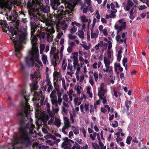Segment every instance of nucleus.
<instances>
[{
	"mask_svg": "<svg viewBox=\"0 0 149 149\" xmlns=\"http://www.w3.org/2000/svg\"><path fill=\"white\" fill-rule=\"evenodd\" d=\"M24 0V3L29 9V13L33 15V19L35 21H39L40 14L39 11L47 13L49 8L47 6L44 7L42 3L43 0Z\"/></svg>",
	"mask_w": 149,
	"mask_h": 149,
	"instance_id": "nucleus-1",
	"label": "nucleus"
},
{
	"mask_svg": "<svg viewBox=\"0 0 149 149\" xmlns=\"http://www.w3.org/2000/svg\"><path fill=\"white\" fill-rule=\"evenodd\" d=\"M25 92L24 91L22 92V95L24 96L25 101V106H23L22 111L18 113L17 115L20 116L19 120V123L20 124V127L19 130L21 133V135L20 139L25 141L28 139L27 136L28 132L26 130V128L24 126L25 116L27 115L29 112V110L30 109V105L28 102V99L26 97L25 94Z\"/></svg>",
	"mask_w": 149,
	"mask_h": 149,
	"instance_id": "nucleus-2",
	"label": "nucleus"
},
{
	"mask_svg": "<svg viewBox=\"0 0 149 149\" xmlns=\"http://www.w3.org/2000/svg\"><path fill=\"white\" fill-rule=\"evenodd\" d=\"M6 29L4 32H7L9 30L12 34V36H10V39L14 43V46L15 49V55L18 57V55L20 54V51L22 44H25V40L26 38V34L23 33L20 36L17 35V33L13 26H11L8 29L7 28L4 27Z\"/></svg>",
	"mask_w": 149,
	"mask_h": 149,
	"instance_id": "nucleus-3",
	"label": "nucleus"
},
{
	"mask_svg": "<svg viewBox=\"0 0 149 149\" xmlns=\"http://www.w3.org/2000/svg\"><path fill=\"white\" fill-rule=\"evenodd\" d=\"M26 119H25L24 126L26 128V130H27L28 132L27 136L28 139L24 141V140L21 139H20V137L21 134L19 130V128L20 127V124L19 123V126L18 127V130L19 133V135L17 138V141L16 143L17 144H25L26 146H28L31 145V142L30 141L31 138L29 136V130H33L35 127V125L31 123V122H29L28 123L26 124Z\"/></svg>",
	"mask_w": 149,
	"mask_h": 149,
	"instance_id": "nucleus-4",
	"label": "nucleus"
},
{
	"mask_svg": "<svg viewBox=\"0 0 149 149\" xmlns=\"http://www.w3.org/2000/svg\"><path fill=\"white\" fill-rule=\"evenodd\" d=\"M62 2L68 4L70 3H74L76 0H61ZM59 0H50V5L54 10L57 9L61 3L59 2Z\"/></svg>",
	"mask_w": 149,
	"mask_h": 149,
	"instance_id": "nucleus-5",
	"label": "nucleus"
},
{
	"mask_svg": "<svg viewBox=\"0 0 149 149\" xmlns=\"http://www.w3.org/2000/svg\"><path fill=\"white\" fill-rule=\"evenodd\" d=\"M31 16V22H30L31 27V38H32V36L33 35L36 31L37 28L38 24H39V23L40 22V20L39 19V21H35L33 19V15L29 14ZM40 19V18L39 19Z\"/></svg>",
	"mask_w": 149,
	"mask_h": 149,
	"instance_id": "nucleus-6",
	"label": "nucleus"
},
{
	"mask_svg": "<svg viewBox=\"0 0 149 149\" xmlns=\"http://www.w3.org/2000/svg\"><path fill=\"white\" fill-rule=\"evenodd\" d=\"M34 57L33 54H32V56L31 57H29L28 56L26 57L25 60L26 64L29 67H33L35 65V67L39 68V65L38 63H35Z\"/></svg>",
	"mask_w": 149,
	"mask_h": 149,
	"instance_id": "nucleus-7",
	"label": "nucleus"
},
{
	"mask_svg": "<svg viewBox=\"0 0 149 149\" xmlns=\"http://www.w3.org/2000/svg\"><path fill=\"white\" fill-rule=\"evenodd\" d=\"M64 141L61 144V147L64 149H68V148L71 147L72 145L71 143H74V142L73 140L70 139L67 137H65L63 139Z\"/></svg>",
	"mask_w": 149,
	"mask_h": 149,
	"instance_id": "nucleus-8",
	"label": "nucleus"
},
{
	"mask_svg": "<svg viewBox=\"0 0 149 149\" xmlns=\"http://www.w3.org/2000/svg\"><path fill=\"white\" fill-rule=\"evenodd\" d=\"M0 27H2L3 31H6L4 27L7 28L8 29V26L6 20H0Z\"/></svg>",
	"mask_w": 149,
	"mask_h": 149,
	"instance_id": "nucleus-9",
	"label": "nucleus"
},
{
	"mask_svg": "<svg viewBox=\"0 0 149 149\" xmlns=\"http://www.w3.org/2000/svg\"><path fill=\"white\" fill-rule=\"evenodd\" d=\"M126 26V22H123L122 25L119 26L117 24H115L114 26L115 28L116 29H118L120 31H122L123 29H125Z\"/></svg>",
	"mask_w": 149,
	"mask_h": 149,
	"instance_id": "nucleus-10",
	"label": "nucleus"
},
{
	"mask_svg": "<svg viewBox=\"0 0 149 149\" xmlns=\"http://www.w3.org/2000/svg\"><path fill=\"white\" fill-rule=\"evenodd\" d=\"M91 38L92 39L95 38L96 39L98 37V36L99 33V31L98 30H96V33H93V29H91Z\"/></svg>",
	"mask_w": 149,
	"mask_h": 149,
	"instance_id": "nucleus-11",
	"label": "nucleus"
},
{
	"mask_svg": "<svg viewBox=\"0 0 149 149\" xmlns=\"http://www.w3.org/2000/svg\"><path fill=\"white\" fill-rule=\"evenodd\" d=\"M18 13L16 11H13V12L11 13V16H10V20L13 21L14 19H15V18L16 17V16Z\"/></svg>",
	"mask_w": 149,
	"mask_h": 149,
	"instance_id": "nucleus-12",
	"label": "nucleus"
},
{
	"mask_svg": "<svg viewBox=\"0 0 149 149\" xmlns=\"http://www.w3.org/2000/svg\"><path fill=\"white\" fill-rule=\"evenodd\" d=\"M73 11L72 10H66L64 11V12L62 15H68V16H70L72 15V14Z\"/></svg>",
	"mask_w": 149,
	"mask_h": 149,
	"instance_id": "nucleus-13",
	"label": "nucleus"
},
{
	"mask_svg": "<svg viewBox=\"0 0 149 149\" xmlns=\"http://www.w3.org/2000/svg\"><path fill=\"white\" fill-rule=\"evenodd\" d=\"M106 89L103 90L102 91H101L100 90L98 91L97 95L100 97V96L103 97L105 95V93L106 92Z\"/></svg>",
	"mask_w": 149,
	"mask_h": 149,
	"instance_id": "nucleus-14",
	"label": "nucleus"
},
{
	"mask_svg": "<svg viewBox=\"0 0 149 149\" xmlns=\"http://www.w3.org/2000/svg\"><path fill=\"white\" fill-rule=\"evenodd\" d=\"M78 36L81 38L83 39L84 38V32L82 30H78Z\"/></svg>",
	"mask_w": 149,
	"mask_h": 149,
	"instance_id": "nucleus-15",
	"label": "nucleus"
},
{
	"mask_svg": "<svg viewBox=\"0 0 149 149\" xmlns=\"http://www.w3.org/2000/svg\"><path fill=\"white\" fill-rule=\"evenodd\" d=\"M54 124L56 126L59 127L61 124L60 120L57 118H55Z\"/></svg>",
	"mask_w": 149,
	"mask_h": 149,
	"instance_id": "nucleus-16",
	"label": "nucleus"
},
{
	"mask_svg": "<svg viewBox=\"0 0 149 149\" xmlns=\"http://www.w3.org/2000/svg\"><path fill=\"white\" fill-rule=\"evenodd\" d=\"M105 67H106V69H104L103 70L104 72H110L112 70V67H110L109 65Z\"/></svg>",
	"mask_w": 149,
	"mask_h": 149,
	"instance_id": "nucleus-17",
	"label": "nucleus"
},
{
	"mask_svg": "<svg viewBox=\"0 0 149 149\" xmlns=\"http://www.w3.org/2000/svg\"><path fill=\"white\" fill-rule=\"evenodd\" d=\"M73 67L74 68H75L76 67V65H77V64L78 61V59L77 56H73Z\"/></svg>",
	"mask_w": 149,
	"mask_h": 149,
	"instance_id": "nucleus-18",
	"label": "nucleus"
},
{
	"mask_svg": "<svg viewBox=\"0 0 149 149\" xmlns=\"http://www.w3.org/2000/svg\"><path fill=\"white\" fill-rule=\"evenodd\" d=\"M72 128L73 129V131L74 134H75L77 135L79 133V131L78 127H76L74 126H72Z\"/></svg>",
	"mask_w": 149,
	"mask_h": 149,
	"instance_id": "nucleus-19",
	"label": "nucleus"
},
{
	"mask_svg": "<svg viewBox=\"0 0 149 149\" xmlns=\"http://www.w3.org/2000/svg\"><path fill=\"white\" fill-rule=\"evenodd\" d=\"M82 89V87L79 85H78L77 87L75 86L74 88V90H76L78 94H80L81 93V90Z\"/></svg>",
	"mask_w": 149,
	"mask_h": 149,
	"instance_id": "nucleus-20",
	"label": "nucleus"
},
{
	"mask_svg": "<svg viewBox=\"0 0 149 149\" xmlns=\"http://www.w3.org/2000/svg\"><path fill=\"white\" fill-rule=\"evenodd\" d=\"M103 44V41H100V42L97 44L95 46V49L96 50H98L99 49V47H102Z\"/></svg>",
	"mask_w": 149,
	"mask_h": 149,
	"instance_id": "nucleus-21",
	"label": "nucleus"
},
{
	"mask_svg": "<svg viewBox=\"0 0 149 149\" xmlns=\"http://www.w3.org/2000/svg\"><path fill=\"white\" fill-rule=\"evenodd\" d=\"M42 60L44 64H46L47 61H47V57L46 55L43 54L42 56Z\"/></svg>",
	"mask_w": 149,
	"mask_h": 149,
	"instance_id": "nucleus-22",
	"label": "nucleus"
},
{
	"mask_svg": "<svg viewBox=\"0 0 149 149\" xmlns=\"http://www.w3.org/2000/svg\"><path fill=\"white\" fill-rule=\"evenodd\" d=\"M131 104V102L128 100H126L125 102V107L127 109V111L128 112L129 110V105H130Z\"/></svg>",
	"mask_w": 149,
	"mask_h": 149,
	"instance_id": "nucleus-23",
	"label": "nucleus"
},
{
	"mask_svg": "<svg viewBox=\"0 0 149 149\" xmlns=\"http://www.w3.org/2000/svg\"><path fill=\"white\" fill-rule=\"evenodd\" d=\"M81 19L83 23L87 22L88 21V19L87 18L86 16L84 15L81 17Z\"/></svg>",
	"mask_w": 149,
	"mask_h": 149,
	"instance_id": "nucleus-24",
	"label": "nucleus"
},
{
	"mask_svg": "<svg viewBox=\"0 0 149 149\" xmlns=\"http://www.w3.org/2000/svg\"><path fill=\"white\" fill-rule=\"evenodd\" d=\"M32 45V49L34 50H38V47L37 46L36 42L31 43Z\"/></svg>",
	"mask_w": 149,
	"mask_h": 149,
	"instance_id": "nucleus-25",
	"label": "nucleus"
},
{
	"mask_svg": "<svg viewBox=\"0 0 149 149\" xmlns=\"http://www.w3.org/2000/svg\"><path fill=\"white\" fill-rule=\"evenodd\" d=\"M92 145L94 149H100L98 145L96 143L92 142Z\"/></svg>",
	"mask_w": 149,
	"mask_h": 149,
	"instance_id": "nucleus-26",
	"label": "nucleus"
},
{
	"mask_svg": "<svg viewBox=\"0 0 149 149\" xmlns=\"http://www.w3.org/2000/svg\"><path fill=\"white\" fill-rule=\"evenodd\" d=\"M104 61L105 65V67L109 65L110 64V61H108L107 59H106L105 57H104Z\"/></svg>",
	"mask_w": 149,
	"mask_h": 149,
	"instance_id": "nucleus-27",
	"label": "nucleus"
},
{
	"mask_svg": "<svg viewBox=\"0 0 149 149\" xmlns=\"http://www.w3.org/2000/svg\"><path fill=\"white\" fill-rule=\"evenodd\" d=\"M51 101L53 105H54L56 107L58 106V101L57 100H54L53 99H51Z\"/></svg>",
	"mask_w": 149,
	"mask_h": 149,
	"instance_id": "nucleus-28",
	"label": "nucleus"
},
{
	"mask_svg": "<svg viewBox=\"0 0 149 149\" xmlns=\"http://www.w3.org/2000/svg\"><path fill=\"white\" fill-rule=\"evenodd\" d=\"M67 65V63H65V59L63 60L62 64V67H63V70H65Z\"/></svg>",
	"mask_w": 149,
	"mask_h": 149,
	"instance_id": "nucleus-29",
	"label": "nucleus"
},
{
	"mask_svg": "<svg viewBox=\"0 0 149 149\" xmlns=\"http://www.w3.org/2000/svg\"><path fill=\"white\" fill-rule=\"evenodd\" d=\"M77 30V27L75 26H73L72 28L71 29L70 33L71 34H73Z\"/></svg>",
	"mask_w": 149,
	"mask_h": 149,
	"instance_id": "nucleus-30",
	"label": "nucleus"
},
{
	"mask_svg": "<svg viewBox=\"0 0 149 149\" xmlns=\"http://www.w3.org/2000/svg\"><path fill=\"white\" fill-rule=\"evenodd\" d=\"M132 137L130 136H128L127 137L126 140V143L128 144H130V142L132 140Z\"/></svg>",
	"mask_w": 149,
	"mask_h": 149,
	"instance_id": "nucleus-31",
	"label": "nucleus"
},
{
	"mask_svg": "<svg viewBox=\"0 0 149 149\" xmlns=\"http://www.w3.org/2000/svg\"><path fill=\"white\" fill-rule=\"evenodd\" d=\"M63 9L64 7L63 6H60L59 7L57 10L60 12V13L62 14L63 13V12H64V10H63Z\"/></svg>",
	"mask_w": 149,
	"mask_h": 149,
	"instance_id": "nucleus-32",
	"label": "nucleus"
},
{
	"mask_svg": "<svg viewBox=\"0 0 149 149\" xmlns=\"http://www.w3.org/2000/svg\"><path fill=\"white\" fill-rule=\"evenodd\" d=\"M36 61L40 65H42V62L40 61H39L38 60V56H39V54H36Z\"/></svg>",
	"mask_w": 149,
	"mask_h": 149,
	"instance_id": "nucleus-33",
	"label": "nucleus"
},
{
	"mask_svg": "<svg viewBox=\"0 0 149 149\" xmlns=\"http://www.w3.org/2000/svg\"><path fill=\"white\" fill-rule=\"evenodd\" d=\"M68 37L70 40H74L77 37L76 36L72 35V34H68Z\"/></svg>",
	"mask_w": 149,
	"mask_h": 149,
	"instance_id": "nucleus-34",
	"label": "nucleus"
},
{
	"mask_svg": "<svg viewBox=\"0 0 149 149\" xmlns=\"http://www.w3.org/2000/svg\"><path fill=\"white\" fill-rule=\"evenodd\" d=\"M20 65L21 66L20 71L22 73H24V70L25 69V67L22 63H20Z\"/></svg>",
	"mask_w": 149,
	"mask_h": 149,
	"instance_id": "nucleus-35",
	"label": "nucleus"
},
{
	"mask_svg": "<svg viewBox=\"0 0 149 149\" xmlns=\"http://www.w3.org/2000/svg\"><path fill=\"white\" fill-rule=\"evenodd\" d=\"M31 87H32L35 90H36L38 88V85L36 83H34L30 85Z\"/></svg>",
	"mask_w": 149,
	"mask_h": 149,
	"instance_id": "nucleus-36",
	"label": "nucleus"
},
{
	"mask_svg": "<svg viewBox=\"0 0 149 149\" xmlns=\"http://www.w3.org/2000/svg\"><path fill=\"white\" fill-rule=\"evenodd\" d=\"M56 48L54 47H52L51 48L50 52V53L51 54H53L55 53Z\"/></svg>",
	"mask_w": 149,
	"mask_h": 149,
	"instance_id": "nucleus-37",
	"label": "nucleus"
},
{
	"mask_svg": "<svg viewBox=\"0 0 149 149\" xmlns=\"http://www.w3.org/2000/svg\"><path fill=\"white\" fill-rule=\"evenodd\" d=\"M54 85L56 91H58L59 88V85L58 83H57L56 82H54Z\"/></svg>",
	"mask_w": 149,
	"mask_h": 149,
	"instance_id": "nucleus-38",
	"label": "nucleus"
},
{
	"mask_svg": "<svg viewBox=\"0 0 149 149\" xmlns=\"http://www.w3.org/2000/svg\"><path fill=\"white\" fill-rule=\"evenodd\" d=\"M93 76L94 77L95 81H97L98 78V74L96 72H94L93 73Z\"/></svg>",
	"mask_w": 149,
	"mask_h": 149,
	"instance_id": "nucleus-39",
	"label": "nucleus"
},
{
	"mask_svg": "<svg viewBox=\"0 0 149 149\" xmlns=\"http://www.w3.org/2000/svg\"><path fill=\"white\" fill-rule=\"evenodd\" d=\"M99 98L100 99L103 100L102 103L103 104H104L106 103L107 100L106 97H103L102 96H100Z\"/></svg>",
	"mask_w": 149,
	"mask_h": 149,
	"instance_id": "nucleus-40",
	"label": "nucleus"
},
{
	"mask_svg": "<svg viewBox=\"0 0 149 149\" xmlns=\"http://www.w3.org/2000/svg\"><path fill=\"white\" fill-rule=\"evenodd\" d=\"M89 82L93 86L94 84V81L92 79V77L91 76H90L89 77Z\"/></svg>",
	"mask_w": 149,
	"mask_h": 149,
	"instance_id": "nucleus-41",
	"label": "nucleus"
},
{
	"mask_svg": "<svg viewBox=\"0 0 149 149\" xmlns=\"http://www.w3.org/2000/svg\"><path fill=\"white\" fill-rule=\"evenodd\" d=\"M105 84L103 83H101L100 86V90H101V91H102L103 90H104V88L105 87Z\"/></svg>",
	"mask_w": 149,
	"mask_h": 149,
	"instance_id": "nucleus-42",
	"label": "nucleus"
},
{
	"mask_svg": "<svg viewBox=\"0 0 149 149\" xmlns=\"http://www.w3.org/2000/svg\"><path fill=\"white\" fill-rule=\"evenodd\" d=\"M127 3V4L131 7H132L134 5V3L130 0H128Z\"/></svg>",
	"mask_w": 149,
	"mask_h": 149,
	"instance_id": "nucleus-43",
	"label": "nucleus"
},
{
	"mask_svg": "<svg viewBox=\"0 0 149 149\" xmlns=\"http://www.w3.org/2000/svg\"><path fill=\"white\" fill-rule=\"evenodd\" d=\"M72 66L70 63H68L67 67V69L70 70V71L72 70Z\"/></svg>",
	"mask_w": 149,
	"mask_h": 149,
	"instance_id": "nucleus-44",
	"label": "nucleus"
},
{
	"mask_svg": "<svg viewBox=\"0 0 149 149\" xmlns=\"http://www.w3.org/2000/svg\"><path fill=\"white\" fill-rule=\"evenodd\" d=\"M19 16H20V14L18 13L16 16V17L15 18V19H14L13 21L15 22L17 21H20Z\"/></svg>",
	"mask_w": 149,
	"mask_h": 149,
	"instance_id": "nucleus-45",
	"label": "nucleus"
},
{
	"mask_svg": "<svg viewBox=\"0 0 149 149\" xmlns=\"http://www.w3.org/2000/svg\"><path fill=\"white\" fill-rule=\"evenodd\" d=\"M53 57L56 60H57L59 59V56L58 55V53H55L53 54Z\"/></svg>",
	"mask_w": 149,
	"mask_h": 149,
	"instance_id": "nucleus-46",
	"label": "nucleus"
},
{
	"mask_svg": "<svg viewBox=\"0 0 149 149\" xmlns=\"http://www.w3.org/2000/svg\"><path fill=\"white\" fill-rule=\"evenodd\" d=\"M118 126V122L117 121H114L112 124V126L113 127H116Z\"/></svg>",
	"mask_w": 149,
	"mask_h": 149,
	"instance_id": "nucleus-47",
	"label": "nucleus"
},
{
	"mask_svg": "<svg viewBox=\"0 0 149 149\" xmlns=\"http://www.w3.org/2000/svg\"><path fill=\"white\" fill-rule=\"evenodd\" d=\"M47 86H48V87L47 88V91L48 92H50L52 90L53 87L52 84Z\"/></svg>",
	"mask_w": 149,
	"mask_h": 149,
	"instance_id": "nucleus-48",
	"label": "nucleus"
},
{
	"mask_svg": "<svg viewBox=\"0 0 149 149\" xmlns=\"http://www.w3.org/2000/svg\"><path fill=\"white\" fill-rule=\"evenodd\" d=\"M64 124L65 127L66 128H68L70 126V123L69 122H64Z\"/></svg>",
	"mask_w": 149,
	"mask_h": 149,
	"instance_id": "nucleus-49",
	"label": "nucleus"
},
{
	"mask_svg": "<svg viewBox=\"0 0 149 149\" xmlns=\"http://www.w3.org/2000/svg\"><path fill=\"white\" fill-rule=\"evenodd\" d=\"M75 24L77 26L79 27L81 26V24L79 23H78L75 21L73 22L72 23V25L73 26L74 24Z\"/></svg>",
	"mask_w": 149,
	"mask_h": 149,
	"instance_id": "nucleus-50",
	"label": "nucleus"
},
{
	"mask_svg": "<svg viewBox=\"0 0 149 149\" xmlns=\"http://www.w3.org/2000/svg\"><path fill=\"white\" fill-rule=\"evenodd\" d=\"M58 72L56 71L54 72L53 74V77L54 78H58Z\"/></svg>",
	"mask_w": 149,
	"mask_h": 149,
	"instance_id": "nucleus-51",
	"label": "nucleus"
},
{
	"mask_svg": "<svg viewBox=\"0 0 149 149\" xmlns=\"http://www.w3.org/2000/svg\"><path fill=\"white\" fill-rule=\"evenodd\" d=\"M98 143L101 149H104V146L103 143L101 141H99Z\"/></svg>",
	"mask_w": 149,
	"mask_h": 149,
	"instance_id": "nucleus-52",
	"label": "nucleus"
},
{
	"mask_svg": "<svg viewBox=\"0 0 149 149\" xmlns=\"http://www.w3.org/2000/svg\"><path fill=\"white\" fill-rule=\"evenodd\" d=\"M37 41V38L34 36L31 39V43L36 42Z\"/></svg>",
	"mask_w": 149,
	"mask_h": 149,
	"instance_id": "nucleus-53",
	"label": "nucleus"
},
{
	"mask_svg": "<svg viewBox=\"0 0 149 149\" xmlns=\"http://www.w3.org/2000/svg\"><path fill=\"white\" fill-rule=\"evenodd\" d=\"M88 5V6H87L88 9H89L91 13H92L93 11V8L91 6V5Z\"/></svg>",
	"mask_w": 149,
	"mask_h": 149,
	"instance_id": "nucleus-54",
	"label": "nucleus"
},
{
	"mask_svg": "<svg viewBox=\"0 0 149 149\" xmlns=\"http://www.w3.org/2000/svg\"><path fill=\"white\" fill-rule=\"evenodd\" d=\"M93 106L92 105H91L90 109V113H91L92 112L93 113L94 112V110L93 109Z\"/></svg>",
	"mask_w": 149,
	"mask_h": 149,
	"instance_id": "nucleus-55",
	"label": "nucleus"
},
{
	"mask_svg": "<svg viewBox=\"0 0 149 149\" xmlns=\"http://www.w3.org/2000/svg\"><path fill=\"white\" fill-rule=\"evenodd\" d=\"M81 45L84 49L86 50H88L89 48V46H87L86 45L84 44H81Z\"/></svg>",
	"mask_w": 149,
	"mask_h": 149,
	"instance_id": "nucleus-56",
	"label": "nucleus"
},
{
	"mask_svg": "<svg viewBox=\"0 0 149 149\" xmlns=\"http://www.w3.org/2000/svg\"><path fill=\"white\" fill-rule=\"evenodd\" d=\"M78 100L79 98L78 97H77L74 99V101L75 103V106H76L77 105V104H78Z\"/></svg>",
	"mask_w": 149,
	"mask_h": 149,
	"instance_id": "nucleus-57",
	"label": "nucleus"
},
{
	"mask_svg": "<svg viewBox=\"0 0 149 149\" xmlns=\"http://www.w3.org/2000/svg\"><path fill=\"white\" fill-rule=\"evenodd\" d=\"M96 18H94L93 19V23H92V27L91 28V29H93L94 26H95V24L96 23Z\"/></svg>",
	"mask_w": 149,
	"mask_h": 149,
	"instance_id": "nucleus-58",
	"label": "nucleus"
},
{
	"mask_svg": "<svg viewBox=\"0 0 149 149\" xmlns=\"http://www.w3.org/2000/svg\"><path fill=\"white\" fill-rule=\"evenodd\" d=\"M68 95L66 94H65L63 95V99L66 101L68 102Z\"/></svg>",
	"mask_w": 149,
	"mask_h": 149,
	"instance_id": "nucleus-59",
	"label": "nucleus"
},
{
	"mask_svg": "<svg viewBox=\"0 0 149 149\" xmlns=\"http://www.w3.org/2000/svg\"><path fill=\"white\" fill-rule=\"evenodd\" d=\"M82 132L84 134V137L86 138V132L84 127L82 128Z\"/></svg>",
	"mask_w": 149,
	"mask_h": 149,
	"instance_id": "nucleus-60",
	"label": "nucleus"
},
{
	"mask_svg": "<svg viewBox=\"0 0 149 149\" xmlns=\"http://www.w3.org/2000/svg\"><path fill=\"white\" fill-rule=\"evenodd\" d=\"M116 140L117 143H118L119 141H122V139L121 137L118 136L117 138L116 139Z\"/></svg>",
	"mask_w": 149,
	"mask_h": 149,
	"instance_id": "nucleus-61",
	"label": "nucleus"
},
{
	"mask_svg": "<svg viewBox=\"0 0 149 149\" xmlns=\"http://www.w3.org/2000/svg\"><path fill=\"white\" fill-rule=\"evenodd\" d=\"M63 35V33H58L57 36V38L59 39H60Z\"/></svg>",
	"mask_w": 149,
	"mask_h": 149,
	"instance_id": "nucleus-62",
	"label": "nucleus"
},
{
	"mask_svg": "<svg viewBox=\"0 0 149 149\" xmlns=\"http://www.w3.org/2000/svg\"><path fill=\"white\" fill-rule=\"evenodd\" d=\"M120 38L121 36L120 35H117L116 37V40L118 42H119L120 41Z\"/></svg>",
	"mask_w": 149,
	"mask_h": 149,
	"instance_id": "nucleus-63",
	"label": "nucleus"
},
{
	"mask_svg": "<svg viewBox=\"0 0 149 149\" xmlns=\"http://www.w3.org/2000/svg\"><path fill=\"white\" fill-rule=\"evenodd\" d=\"M72 50V47H71L69 46L67 48V51L69 53H71Z\"/></svg>",
	"mask_w": 149,
	"mask_h": 149,
	"instance_id": "nucleus-64",
	"label": "nucleus"
}]
</instances>
